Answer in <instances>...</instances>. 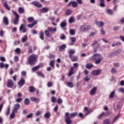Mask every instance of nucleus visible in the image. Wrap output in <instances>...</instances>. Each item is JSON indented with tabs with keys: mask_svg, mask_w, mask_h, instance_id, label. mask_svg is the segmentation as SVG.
I'll list each match as a JSON object with an SVG mask.
<instances>
[{
	"mask_svg": "<svg viewBox=\"0 0 124 124\" xmlns=\"http://www.w3.org/2000/svg\"><path fill=\"white\" fill-rule=\"evenodd\" d=\"M77 112H74L69 114V112H66L65 114V122L66 124H72V120L71 118H74L77 116Z\"/></svg>",
	"mask_w": 124,
	"mask_h": 124,
	"instance_id": "nucleus-1",
	"label": "nucleus"
},
{
	"mask_svg": "<svg viewBox=\"0 0 124 124\" xmlns=\"http://www.w3.org/2000/svg\"><path fill=\"white\" fill-rule=\"evenodd\" d=\"M103 57L101 56L100 54H94L92 57L89 58V61H95V64H99L102 62Z\"/></svg>",
	"mask_w": 124,
	"mask_h": 124,
	"instance_id": "nucleus-2",
	"label": "nucleus"
},
{
	"mask_svg": "<svg viewBox=\"0 0 124 124\" xmlns=\"http://www.w3.org/2000/svg\"><path fill=\"white\" fill-rule=\"evenodd\" d=\"M38 58V56L37 55L32 54L30 55L28 59L29 64L30 65H33L36 62H37Z\"/></svg>",
	"mask_w": 124,
	"mask_h": 124,
	"instance_id": "nucleus-3",
	"label": "nucleus"
},
{
	"mask_svg": "<svg viewBox=\"0 0 124 124\" xmlns=\"http://www.w3.org/2000/svg\"><path fill=\"white\" fill-rule=\"evenodd\" d=\"M75 49H70L68 51L69 58L71 60V62H77L78 61V57L74 56L76 53Z\"/></svg>",
	"mask_w": 124,
	"mask_h": 124,
	"instance_id": "nucleus-4",
	"label": "nucleus"
},
{
	"mask_svg": "<svg viewBox=\"0 0 124 124\" xmlns=\"http://www.w3.org/2000/svg\"><path fill=\"white\" fill-rule=\"evenodd\" d=\"M12 12L13 14L15 15L16 17L13 20V23L14 25H18L19 24V20L20 19V16L17 13V12H15L14 10H12Z\"/></svg>",
	"mask_w": 124,
	"mask_h": 124,
	"instance_id": "nucleus-5",
	"label": "nucleus"
},
{
	"mask_svg": "<svg viewBox=\"0 0 124 124\" xmlns=\"http://www.w3.org/2000/svg\"><path fill=\"white\" fill-rule=\"evenodd\" d=\"M73 65H74V66L71 67V68L70 69V71L68 74V77H70V76H72V75H73V74H74L75 68H77V67H78V66H79V64H78V63H74L73 64Z\"/></svg>",
	"mask_w": 124,
	"mask_h": 124,
	"instance_id": "nucleus-6",
	"label": "nucleus"
},
{
	"mask_svg": "<svg viewBox=\"0 0 124 124\" xmlns=\"http://www.w3.org/2000/svg\"><path fill=\"white\" fill-rule=\"evenodd\" d=\"M91 29H92V26H91V25H83L80 26V31H83V32L85 31H90Z\"/></svg>",
	"mask_w": 124,
	"mask_h": 124,
	"instance_id": "nucleus-7",
	"label": "nucleus"
},
{
	"mask_svg": "<svg viewBox=\"0 0 124 124\" xmlns=\"http://www.w3.org/2000/svg\"><path fill=\"white\" fill-rule=\"evenodd\" d=\"M50 31H57V28H53L52 27H48L47 28V30H46L45 31V34L46 35V36H47L48 37H50Z\"/></svg>",
	"mask_w": 124,
	"mask_h": 124,
	"instance_id": "nucleus-8",
	"label": "nucleus"
},
{
	"mask_svg": "<svg viewBox=\"0 0 124 124\" xmlns=\"http://www.w3.org/2000/svg\"><path fill=\"white\" fill-rule=\"evenodd\" d=\"M27 30L25 24H21L19 27V31H22L23 33H25Z\"/></svg>",
	"mask_w": 124,
	"mask_h": 124,
	"instance_id": "nucleus-9",
	"label": "nucleus"
},
{
	"mask_svg": "<svg viewBox=\"0 0 124 124\" xmlns=\"http://www.w3.org/2000/svg\"><path fill=\"white\" fill-rule=\"evenodd\" d=\"M25 84H26V80L24 78H21L19 81L18 82V86H19L20 88H22Z\"/></svg>",
	"mask_w": 124,
	"mask_h": 124,
	"instance_id": "nucleus-10",
	"label": "nucleus"
},
{
	"mask_svg": "<svg viewBox=\"0 0 124 124\" xmlns=\"http://www.w3.org/2000/svg\"><path fill=\"white\" fill-rule=\"evenodd\" d=\"M7 87L8 88H13L14 87V82L11 79L7 80Z\"/></svg>",
	"mask_w": 124,
	"mask_h": 124,
	"instance_id": "nucleus-11",
	"label": "nucleus"
},
{
	"mask_svg": "<svg viewBox=\"0 0 124 124\" xmlns=\"http://www.w3.org/2000/svg\"><path fill=\"white\" fill-rule=\"evenodd\" d=\"M20 105L19 104H16L14 105V109L13 111L14 112H16V113H18V110L20 109Z\"/></svg>",
	"mask_w": 124,
	"mask_h": 124,
	"instance_id": "nucleus-12",
	"label": "nucleus"
},
{
	"mask_svg": "<svg viewBox=\"0 0 124 124\" xmlns=\"http://www.w3.org/2000/svg\"><path fill=\"white\" fill-rule=\"evenodd\" d=\"M70 5L75 8L78 6V4L75 1H71L68 3L67 6L69 7Z\"/></svg>",
	"mask_w": 124,
	"mask_h": 124,
	"instance_id": "nucleus-13",
	"label": "nucleus"
},
{
	"mask_svg": "<svg viewBox=\"0 0 124 124\" xmlns=\"http://www.w3.org/2000/svg\"><path fill=\"white\" fill-rule=\"evenodd\" d=\"M32 4L36 6V7H38V8H40V7H42V4H41L39 2L37 1H34L32 2Z\"/></svg>",
	"mask_w": 124,
	"mask_h": 124,
	"instance_id": "nucleus-14",
	"label": "nucleus"
},
{
	"mask_svg": "<svg viewBox=\"0 0 124 124\" xmlns=\"http://www.w3.org/2000/svg\"><path fill=\"white\" fill-rule=\"evenodd\" d=\"M97 91V87H94L90 92V95H94L95 94V93H96V91Z\"/></svg>",
	"mask_w": 124,
	"mask_h": 124,
	"instance_id": "nucleus-15",
	"label": "nucleus"
},
{
	"mask_svg": "<svg viewBox=\"0 0 124 124\" xmlns=\"http://www.w3.org/2000/svg\"><path fill=\"white\" fill-rule=\"evenodd\" d=\"M38 22V21L35 20L33 23L28 24L27 27L30 29H31L32 28H33L35 26V25H37Z\"/></svg>",
	"mask_w": 124,
	"mask_h": 124,
	"instance_id": "nucleus-16",
	"label": "nucleus"
},
{
	"mask_svg": "<svg viewBox=\"0 0 124 124\" xmlns=\"http://www.w3.org/2000/svg\"><path fill=\"white\" fill-rule=\"evenodd\" d=\"M101 70H95L92 72V75H99L101 73Z\"/></svg>",
	"mask_w": 124,
	"mask_h": 124,
	"instance_id": "nucleus-17",
	"label": "nucleus"
},
{
	"mask_svg": "<svg viewBox=\"0 0 124 124\" xmlns=\"http://www.w3.org/2000/svg\"><path fill=\"white\" fill-rule=\"evenodd\" d=\"M95 24L98 27V28H101L104 26V23L103 21L98 22L97 20L95 22Z\"/></svg>",
	"mask_w": 124,
	"mask_h": 124,
	"instance_id": "nucleus-18",
	"label": "nucleus"
},
{
	"mask_svg": "<svg viewBox=\"0 0 124 124\" xmlns=\"http://www.w3.org/2000/svg\"><path fill=\"white\" fill-rule=\"evenodd\" d=\"M31 101H34L35 103H39L40 99L38 98H36L35 97H31L30 98Z\"/></svg>",
	"mask_w": 124,
	"mask_h": 124,
	"instance_id": "nucleus-19",
	"label": "nucleus"
},
{
	"mask_svg": "<svg viewBox=\"0 0 124 124\" xmlns=\"http://www.w3.org/2000/svg\"><path fill=\"white\" fill-rule=\"evenodd\" d=\"M3 22L6 26H8L9 25V21L8 20V18L6 16H4Z\"/></svg>",
	"mask_w": 124,
	"mask_h": 124,
	"instance_id": "nucleus-20",
	"label": "nucleus"
},
{
	"mask_svg": "<svg viewBox=\"0 0 124 124\" xmlns=\"http://www.w3.org/2000/svg\"><path fill=\"white\" fill-rule=\"evenodd\" d=\"M3 5L7 10H8V11H10V7H9L8 4H7V2H4L3 3Z\"/></svg>",
	"mask_w": 124,
	"mask_h": 124,
	"instance_id": "nucleus-21",
	"label": "nucleus"
},
{
	"mask_svg": "<svg viewBox=\"0 0 124 124\" xmlns=\"http://www.w3.org/2000/svg\"><path fill=\"white\" fill-rule=\"evenodd\" d=\"M29 91L30 93H34V92H35V91H36V89H35V88H34V87H33L32 86H31L29 87Z\"/></svg>",
	"mask_w": 124,
	"mask_h": 124,
	"instance_id": "nucleus-22",
	"label": "nucleus"
},
{
	"mask_svg": "<svg viewBox=\"0 0 124 124\" xmlns=\"http://www.w3.org/2000/svg\"><path fill=\"white\" fill-rule=\"evenodd\" d=\"M18 11L19 14H23V13H25V9L22 7H19Z\"/></svg>",
	"mask_w": 124,
	"mask_h": 124,
	"instance_id": "nucleus-23",
	"label": "nucleus"
},
{
	"mask_svg": "<svg viewBox=\"0 0 124 124\" xmlns=\"http://www.w3.org/2000/svg\"><path fill=\"white\" fill-rule=\"evenodd\" d=\"M40 11L42 13H47L49 11V8L44 7L41 9Z\"/></svg>",
	"mask_w": 124,
	"mask_h": 124,
	"instance_id": "nucleus-24",
	"label": "nucleus"
},
{
	"mask_svg": "<svg viewBox=\"0 0 124 124\" xmlns=\"http://www.w3.org/2000/svg\"><path fill=\"white\" fill-rule=\"evenodd\" d=\"M27 21L28 23H33L34 22V18L33 17H29L27 18Z\"/></svg>",
	"mask_w": 124,
	"mask_h": 124,
	"instance_id": "nucleus-25",
	"label": "nucleus"
},
{
	"mask_svg": "<svg viewBox=\"0 0 124 124\" xmlns=\"http://www.w3.org/2000/svg\"><path fill=\"white\" fill-rule=\"evenodd\" d=\"M66 48V45L63 44L59 47V51H63Z\"/></svg>",
	"mask_w": 124,
	"mask_h": 124,
	"instance_id": "nucleus-26",
	"label": "nucleus"
},
{
	"mask_svg": "<svg viewBox=\"0 0 124 124\" xmlns=\"http://www.w3.org/2000/svg\"><path fill=\"white\" fill-rule=\"evenodd\" d=\"M70 40L72 42L70 45H74V43L76 42V38L75 37H72L70 38Z\"/></svg>",
	"mask_w": 124,
	"mask_h": 124,
	"instance_id": "nucleus-27",
	"label": "nucleus"
},
{
	"mask_svg": "<svg viewBox=\"0 0 124 124\" xmlns=\"http://www.w3.org/2000/svg\"><path fill=\"white\" fill-rule=\"evenodd\" d=\"M10 114V106H8L5 112V114L6 116H8Z\"/></svg>",
	"mask_w": 124,
	"mask_h": 124,
	"instance_id": "nucleus-28",
	"label": "nucleus"
},
{
	"mask_svg": "<svg viewBox=\"0 0 124 124\" xmlns=\"http://www.w3.org/2000/svg\"><path fill=\"white\" fill-rule=\"evenodd\" d=\"M44 117L46 119H50V117H51V113L49 112H47L45 114Z\"/></svg>",
	"mask_w": 124,
	"mask_h": 124,
	"instance_id": "nucleus-29",
	"label": "nucleus"
},
{
	"mask_svg": "<svg viewBox=\"0 0 124 124\" xmlns=\"http://www.w3.org/2000/svg\"><path fill=\"white\" fill-rule=\"evenodd\" d=\"M37 74L38 76H41V77H42V78H43L44 79V78H45V76L44 75V74L43 73H42V72L38 71L37 72Z\"/></svg>",
	"mask_w": 124,
	"mask_h": 124,
	"instance_id": "nucleus-30",
	"label": "nucleus"
},
{
	"mask_svg": "<svg viewBox=\"0 0 124 124\" xmlns=\"http://www.w3.org/2000/svg\"><path fill=\"white\" fill-rule=\"evenodd\" d=\"M55 60H51L49 62V65L52 67V68H55Z\"/></svg>",
	"mask_w": 124,
	"mask_h": 124,
	"instance_id": "nucleus-31",
	"label": "nucleus"
},
{
	"mask_svg": "<svg viewBox=\"0 0 124 124\" xmlns=\"http://www.w3.org/2000/svg\"><path fill=\"white\" fill-rule=\"evenodd\" d=\"M93 65L92 63H87L86 65V68L88 69H91V68H93Z\"/></svg>",
	"mask_w": 124,
	"mask_h": 124,
	"instance_id": "nucleus-32",
	"label": "nucleus"
},
{
	"mask_svg": "<svg viewBox=\"0 0 124 124\" xmlns=\"http://www.w3.org/2000/svg\"><path fill=\"white\" fill-rule=\"evenodd\" d=\"M30 103H31V101H30V99L28 98H26L24 100L25 105H30Z\"/></svg>",
	"mask_w": 124,
	"mask_h": 124,
	"instance_id": "nucleus-33",
	"label": "nucleus"
},
{
	"mask_svg": "<svg viewBox=\"0 0 124 124\" xmlns=\"http://www.w3.org/2000/svg\"><path fill=\"white\" fill-rule=\"evenodd\" d=\"M40 38L42 40H44V32H43V31L40 32Z\"/></svg>",
	"mask_w": 124,
	"mask_h": 124,
	"instance_id": "nucleus-34",
	"label": "nucleus"
},
{
	"mask_svg": "<svg viewBox=\"0 0 124 124\" xmlns=\"http://www.w3.org/2000/svg\"><path fill=\"white\" fill-rule=\"evenodd\" d=\"M39 68H40V66L37 65L34 67H33L32 69V70L33 72H35V71H36L37 70H38V69H39Z\"/></svg>",
	"mask_w": 124,
	"mask_h": 124,
	"instance_id": "nucleus-35",
	"label": "nucleus"
},
{
	"mask_svg": "<svg viewBox=\"0 0 124 124\" xmlns=\"http://www.w3.org/2000/svg\"><path fill=\"white\" fill-rule=\"evenodd\" d=\"M120 45H122V43L120 42H116L112 45V47H116V46H120Z\"/></svg>",
	"mask_w": 124,
	"mask_h": 124,
	"instance_id": "nucleus-36",
	"label": "nucleus"
},
{
	"mask_svg": "<svg viewBox=\"0 0 124 124\" xmlns=\"http://www.w3.org/2000/svg\"><path fill=\"white\" fill-rule=\"evenodd\" d=\"M27 40H28V36L24 35L23 37L22 38L21 41L23 43H25L26 42V41H27Z\"/></svg>",
	"mask_w": 124,
	"mask_h": 124,
	"instance_id": "nucleus-37",
	"label": "nucleus"
},
{
	"mask_svg": "<svg viewBox=\"0 0 124 124\" xmlns=\"http://www.w3.org/2000/svg\"><path fill=\"white\" fill-rule=\"evenodd\" d=\"M100 6L101 7H104L105 6V4H104V2H105V1L104 0H100Z\"/></svg>",
	"mask_w": 124,
	"mask_h": 124,
	"instance_id": "nucleus-38",
	"label": "nucleus"
},
{
	"mask_svg": "<svg viewBox=\"0 0 124 124\" xmlns=\"http://www.w3.org/2000/svg\"><path fill=\"white\" fill-rule=\"evenodd\" d=\"M66 26V22L65 21L62 22L60 24V27H61L62 28H65Z\"/></svg>",
	"mask_w": 124,
	"mask_h": 124,
	"instance_id": "nucleus-39",
	"label": "nucleus"
},
{
	"mask_svg": "<svg viewBox=\"0 0 124 124\" xmlns=\"http://www.w3.org/2000/svg\"><path fill=\"white\" fill-rule=\"evenodd\" d=\"M105 116H106V113L103 112L98 116V119H101V118L104 116L105 117Z\"/></svg>",
	"mask_w": 124,
	"mask_h": 124,
	"instance_id": "nucleus-40",
	"label": "nucleus"
},
{
	"mask_svg": "<svg viewBox=\"0 0 124 124\" xmlns=\"http://www.w3.org/2000/svg\"><path fill=\"white\" fill-rule=\"evenodd\" d=\"M15 113H17V112H14L13 110L12 113H11L10 116V119H14V118H15Z\"/></svg>",
	"mask_w": 124,
	"mask_h": 124,
	"instance_id": "nucleus-41",
	"label": "nucleus"
},
{
	"mask_svg": "<svg viewBox=\"0 0 124 124\" xmlns=\"http://www.w3.org/2000/svg\"><path fill=\"white\" fill-rule=\"evenodd\" d=\"M66 84L69 88H73V87H74V85L72 82H66Z\"/></svg>",
	"mask_w": 124,
	"mask_h": 124,
	"instance_id": "nucleus-42",
	"label": "nucleus"
},
{
	"mask_svg": "<svg viewBox=\"0 0 124 124\" xmlns=\"http://www.w3.org/2000/svg\"><path fill=\"white\" fill-rule=\"evenodd\" d=\"M69 33L71 35H74L75 34V31L74 29H70Z\"/></svg>",
	"mask_w": 124,
	"mask_h": 124,
	"instance_id": "nucleus-43",
	"label": "nucleus"
},
{
	"mask_svg": "<svg viewBox=\"0 0 124 124\" xmlns=\"http://www.w3.org/2000/svg\"><path fill=\"white\" fill-rule=\"evenodd\" d=\"M115 96V91H112L109 95V98H113Z\"/></svg>",
	"mask_w": 124,
	"mask_h": 124,
	"instance_id": "nucleus-44",
	"label": "nucleus"
},
{
	"mask_svg": "<svg viewBox=\"0 0 124 124\" xmlns=\"http://www.w3.org/2000/svg\"><path fill=\"white\" fill-rule=\"evenodd\" d=\"M120 118V114L117 115L113 119V124H114V123H116V122H117V120H118V119H119Z\"/></svg>",
	"mask_w": 124,
	"mask_h": 124,
	"instance_id": "nucleus-45",
	"label": "nucleus"
},
{
	"mask_svg": "<svg viewBox=\"0 0 124 124\" xmlns=\"http://www.w3.org/2000/svg\"><path fill=\"white\" fill-rule=\"evenodd\" d=\"M72 14V11L71 10H67L66 11V15H71Z\"/></svg>",
	"mask_w": 124,
	"mask_h": 124,
	"instance_id": "nucleus-46",
	"label": "nucleus"
},
{
	"mask_svg": "<svg viewBox=\"0 0 124 124\" xmlns=\"http://www.w3.org/2000/svg\"><path fill=\"white\" fill-rule=\"evenodd\" d=\"M111 122V120L109 119H106L105 120H104V124H109Z\"/></svg>",
	"mask_w": 124,
	"mask_h": 124,
	"instance_id": "nucleus-47",
	"label": "nucleus"
},
{
	"mask_svg": "<svg viewBox=\"0 0 124 124\" xmlns=\"http://www.w3.org/2000/svg\"><path fill=\"white\" fill-rule=\"evenodd\" d=\"M33 116V113H31L27 115L26 116V118L27 119H31V118H32Z\"/></svg>",
	"mask_w": 124,
	"mask_h": 124,
	"instance_id": "nucleus-48",
	"label": "nucleus"
},
{
	"mask_svg": "<svg viewBox=\"0 0 124 124\" xmlns=\"http://www.w3.org/2000/svg\"><path fill=\"white\" fill-rule=\"evenodd\" d=\"M27 75V72H26V71H23L21 72V76H22V77H26Z\"/></svg>",
	"mask_w": 124,
	"mask_h": 124,
	"instance_id": "nucleus-49",
	"label": "nucleus"
},
{
	"mask_svg": "<svg viewBox=\"0 0 124 124\" xmlns=\"http://www.w3.org/2000/svg\"><path fill=\"white\" fill-rule=\"evenodd\" d=\"M23 100V98H19L16 99V102H17V103H20L22 102V101Z\"/></svg>",
	"mask_w": 124,
	"mask_h": 124,
	"instance_id": "nucleus-50",
	"label": "nucleus"
},
{
	"mask_svg": "<svg viewBox=\"0 0 124 124\" xmlns=\"http://www.w3.org/2000/svg\"><path fill=\"white\" fill-rule=\"evenodd\" d=\"M56 101H57V98L54 96L51 97V102H52L53 103H55Z\"/></svg>",
	"mask_w": 124,
	"mask_h": 124,
	"instance_id": "nucleus-51",
	"label": "nucleus"
},
{
	"mask_svg": "<svg viewBox=\"0 0 124 124\" xmlns=\"http://www.w3.org/2000/svg\"><path fill=\"white\" fill-rule=\"evenodd\" d=\"M73 22H74V18H73V17H71L69 19V23L70 24H72Z\"/></svg>",
	"mask_w": 124,
	"mask_h": 124,
	"instance_id": "nucleus-52",
	"label": "nucleus"
},
{
	"mask_svg": "<svg viewBox=\"0 0 124 124\" xmlns=\"http://www.w3.org/2000/svg\"><path fill=\"white\" fill-rule=\"evenodd\" d=\"M95 45H98L99 46V44L98 43L97 41H94L93 43L91 45V46H95Z\"/></svg>",
	"mask_w": 124,
	"mask_h": 124,
	"instance_id": "nucleus-53",
	"label": "nucleus"
},
{
	"mask_svg": "<svg viewBox=\"0 0 124 124\" xmlns=\"http://www.w3.org/2000/svg\"><path fill=\"white\" fill-rule=\"evenodd\" d=\"M57 103L58 104H62V99L61 98H58L57 100Z\"/></svg>",
	"mask_w": 124,
	"mask_h": 124,
	"instance_id": "nucleus-54",
	"label": "nucleus"
},
{
	"mask_svg": "<svg viewBox=\"0 0 124 124\" xmlns=\"http://www.w3.org/2000/svg\"><path fill=\"white\" fill-rule=\"evenodd\" d=\"M4 35V31H3V30H0V36L1 37H3Z\"/></svg>",
	"mask_w": 124,
	"mask_h": 124,
	"instance_id": "nucleus-55",
	"label": "nucleus"
},
{
	"mask_svg": "<svg viewBox=\"0 0 124 124\" xmlns=\"http://www.w3.org/2000/svg\"><path fill=\"white\" fill-rule=\"evenodd\" d=\"M84 79L86 82H88V81H90V80H91V78H89V76H87L85 77Z\"/></svg>",
	"mask_w": 124,
	"mask_h": 124,
	"instance_id": "nucleus-56",
	"label": "nucleus"
},
{
	"mask_svg": "<svg viewBox=\"0 0 124 124\" xmlns=\"http://www.w3.org/2000/svg\"><path fill=\"white\" fill-rule=\"evenodd\" d=\"M41 114H42L41 111L37 110L35 115V116H40V115H41Z\"/></svg>",
	"mask_w": 124,
	"mask_h": 124,
	"instance_id": "nucleus-57",
	"label": "nucleus"
},
{
	"mask_svg": "<svg viewBox=\"0 0 124 124\" xmlns=\"http://www.w3.org/2000/svg\"><path fill=\"white\" fill-rule=\"evenodd\" d=\"M111 73H117V69L115 68H112L111 70Z\"/></svg>",
	"mask_w": 124,
	"mask_h": 124,
	"instance_id": "nucleus-58",
	"label": "nucleus"
},
{
	"mask_svg": "<svg viewBox=\"0 0 124 124\" xmlns=\"http://www.w3.org/2000/svg\"><path fill=\"white\" fill-rule=\"evenodd\" d=\"M113 66L114 67H119L120 63H113Z\"/></svg>",
	"mask_w": 124,
	"mask_h": 124,
	"instance_id": "nucleus-59",
	"label": "nucleus"
},
{
	"mask_svg": "<svg viewBox=\"0 0 124 124\" xmlns=\"http://www.w3.org/2000/svg\"><path fill=\"white\" fill-rule=\"evenodd\" d=\"M47 87H48V88H51V87H53V83H52V82H48Z\"/></svg>",
	"mask_w": 124,
	"mask_h": 124,
	"instance_id": "nucleus-60",
	"label": "nucleus"
},
{
	"mask_svg": "<svg viewBox=\"0 0 124 124\" xmlns=\"http://www.w3.org/2000/svg\"><path fill=\"white\" fill-rule=\"evenodd\" d=\"M28 52L29 53V54H31V53H32V47H29Z\"/></svg>",
	"mask_w": 124,
	"mask_h": 124,
	"instance_id": "nucleus-61",
	"label": "nucleus"
},
{
	"mask_svg": "<svg viewBox=\"0 0 124 124\" xmlns=\"http://www.w3.org/2000/svg\"><path fill=\"white\" fill-rule=\"evenodd\" d=\"M114 54H115V53L114 52H111L108 55L109 58H112Z\"/></svg>",
	"mask_w": 124,
	"mask_h": 124,
	"instance_id": "nucleus-62",
	"label": "nucleus"
},
{
	"mask_svg": "<svg viewBox=\"0 0 124 124\" xmlns=\"http://www.w3.org/2000/svg\"><path fill=\"white\" fill-rule=\"evenodd\" d=\"M4 66H5V65L3 63V62H0V68H3Z\"/></svg>",
	"mask_w": 124,
	"mask_h": 124,
	"instance_id": "nucleus-63",
	"label": "nucleus"
},
{
	"mask_svg": "<svg viewBox=\"0 0 124 124\" xmlns=\"http://www.w3.org/2000/svg\"><path fill=\"white\" fill-rule=\"evenodd\" d=\"M118 91L121 93H124V88H120L118 89Z\"/></svg>",
	"mask_w": 124,
	"mask_h": 124,
	"instance_id": "nucleus-64",
	"label": "nucleus"
}]
</instances>
